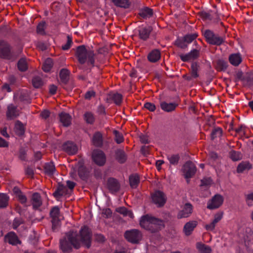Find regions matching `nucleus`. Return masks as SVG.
<instances>
[{"instance_id": "43", "label": "nucleus", "mask_w": 253, "mask_h": 253, "mask_svg": "<svg viewBox=\"0 0 253 253\" xmlns=\"http://www.w3.org/2000/svg\"><path fill=\"white\" fill-rule=\"evenodd\" d=\"M84 119L87 123L90 124L93 123L95 120L93 114L89 112H86L84 114Z\"/></svg>"}, {"instance_id": "21", "label": "nucleus", "mask_w": 253, "mask_h": 253, "mask_svg": "<svg viewBox=\"0 0 253 253\" xmlns=\"http://www.w3.org/2000/svg\"><path fill=\"white\" fill-rule=\"evenodd\" d=\"M56 169L53 162L45 163L44 166V172L48 176H52L56 173Z\"/></svg>"}, {"instance_id": "19", "label": "nucleus", "mask_w": 253, "mask_h": 253, "mask_svg": "<svg viewBox=\"0 0 253 253\" xmlns=\"http://www.w3.org/2000/svg\"><path fill=\"white\" fill-rule=\"evenodd\" d=\"M107 185L108 189L112 193L118 192L120 188L118 181L113 178H110L108 180Z\"/></svg>"}, {"instance_id": "63", "label": "nucleus", "mask_w": 253, "mask_h": 253, "mask_svg": "<svg viewBox=\"0 0 253 253\" xmlns=\"http://www.w3.org/2000/svg\"><path fill=\"white\" fill-rule=\"evenodd\" d=\"M57 90V86L55 85L52 84L49 86V92L51 94H54Z\"/></svg>"}, {"instance_id": "40", "label": "nucleus", "mask_w": 253, "mask_h": 253, "mask_svg": "<svg viewBox=\"0 0 253 253\" xmlns=\"http://www.w3.org/2000/svg\"><path fill=\"white\" fill-rule=\"evenodd\" d=\"M9 197L5 194H0V208H5L7 206Z\"/></svg>"}, {"instance_id": "59", "label": "nucleus", "mask_w": 253, "mask_h": 253, "mask_svg": "<svg viewBox=\"0 0 253 253\" xmlns=\"http://www.w3.org/2000/svg\"><path fill=\"white\" fill-rule=\"evenodd\" d=\"M95 95V92L93 90H89L86 92L84 95V97L86 99H90L92 97Z\"/></svg>"}, {"instance_id": "37", "label": "nucleus", "mask_w": 253, "mask_h": 253, "mask_svg": "<svg viewBox=\"0 0 253 253\" xmlns=\"http://www.w3.org/2000/svg\"><path fill=\"white\" fill-rule=\"evenodd\" d=\"M53 66V61L50 58H47L42 65V69L45 72L50 71Z\"/></svg>"}, {"instance_id": "50", "label": "nucleus", "mask_w": 253, "mask_h": 253, "mask_svg": "<svg viewBox=\"0 0 253 253\" xmlns=\"http://www.w3.org/2000/svg\"><path fill=\"white\" fill-rule=\"evenodd\" d=\"M198 66L196 63H193L191 65V76L194 78H196L199 76L198 73Z\"/></svg>"}, {"instance_id": "51", "label": "nucleus", "mask_w": 253, "mask_h": 253, "mask_svg": "<svg viewBox=\"0 0 253 253\" xmlns=\"http://www.w3.org/2000/svg\"><path fill=\"white\" fill-rule=\"evenodd\" d=\"M245 200L248 206L251 207L253 206V192L248 193L245 195Z\"/></svg>"}, {"instance_id": "6", "label": "nucleus", "mask_w": 253, "mask_h": 253, "mask_svg": "<svg viewBox=\"0 0 253 253\" xmlns=\"http://www.w3.org/2000/svg\"><path fill=\"white\" fill-rule=\"evenodd\" d=\"M125 236L128 242L133 244L139 243L142 237L141 233L137 229L126 231L125 233Z\"/></svg>"}, {"instance_id": "8", "label": "nucleus", "mask_w": 253, "mask_h": 253, "mask_svg": "<svg viewBox=\"0 0 253 253\" xmlns=\"http://www.w3.org/2000/svg\"><path fill=\"white\" fill-rule=\"evenodd\" d=\"M224 198L220 194L215 195L207 204V208L214 210L219 208L223 204Z\"/></svg>"}, {"instance_id": "31", "label": "nucleus", "mask_w": 253, "mask_h": 253, "mask_svg": "<svg viewBox=\"0 0 253 253\" xmlns=\"http://www.w3.org/2000/svg\"><path fill=\"white\" fill-rule=\"evenodd\" d=\"M139 15L144 19L151 17L153 15V10L148 7H145L140 10Z\"/></svg>"}, {"instance_id": "58", "label": "nucleus", "mask_w": 253, "mask_h": 253, "mask_svg": "<svg viewBox=\"0 0 253 253\" xmlns=\"http://www.w3.org/2000/svg\"><path fill=\"white\" fill-rule=\"evenodd\" d=\"M94 237L95 240L98 242H103L105 240V237L102 234H96L95 235Z\"/></svg>"}, {"instance_id": "38", "label": "nucleus", "mask_w": 253, "mask_h": 253, "mask_svg": "<svg viewBox=\"0 0 253 253\" xmlns=\"http://www.w3.org/2000/svg\"><path fill=\"white\" fill-rule=\"evenodd\" d=\"M139 182V177L137 175H132L129 177V183L133 188L137 187Z\"/></svg>"}, {"instance_id": "24", "label": "nucleus", "mask_w": 253, "mask_h": 253, "mask_svg": "<svg viewBox=\"0 0 253 253\" xmlns=\"http://www.w3.org/2000/svg\"><path fill=\"white\" fill-rule=\"evenodd\" d=\"M67 194H68V190L67 187L63 185H59L53 195L56 198H59L61 196L66 195Z\"/></svg>"}, {"instance_id": "64", "label": "nucleus", "mask_w": 253, "mask_h": 253, "mask_svg": "<svg viewBox=\"0 0 253 253\" xmlns=\"http://www.w3.org/2000/svg\"><path fill=\"white\" fill-rule=\"evenodd\" d=\"M8 145V142L4 139L0 137V147H5Z\"/></svg>"}, {"instance_id": "22", "label": "nucleus", "mask_w": 253, "mask_h": 253, "mask_svg": "<svg viewBox=\"0 0 253 253\" xmlns=\"http://www.w3.org/2000/svg\"><path fill=\"white\" fill-rule=\"evenodd\" d=\"M60 121L64 126H68L71 124L72 117L68 113L62 112L59 114Z\"/></svg>"}, {"instance_id": "9", "label": "nucleus", "mask_w": 253, "mask_h": 253, "mask_svg": "<svg viewBox=\"0 0 253 253\" xmlns=\"http://www.w3.org/2000/svg\"><path fill=\"white\" fill-rule=\"evenodd\" d=\"M151 197L153 202L158 207H162L166 203L167 198L165 194L160 191H156L152 194Z\"/></svg>"}, {"instance_id": "47", "label": "nucleus", "mask_w": 253, "mask_h": 253, "mask_svg": "<svg viewBox=\"0 0 253 253\" xmlns=\"http://www.w3.org/2000/svg\"><path fill=\"white\" fill-rule=\"evenodd\" d=\"M113 133L115 135V140L118 144L122 143L124 141V138L122 134L117 130H114Z\"/></svg>"}, {"instance_id": "7", "label": "nucleus", "mask_w": 253, "mask_h": 253, "mask_svg": "<svg viewBox=\"0 0 253 253\" xmlns=\"http://www.w3.org/2000/svg\"><path fill=\"white\" fill-rule=\"evenodd\" d=\"M60 210L58 207H54L50 211V215L51 218L52 229L55 231L57 230L60 226L59 220Z\"/></svg>"}, {"instance_id": "62", "label": "nucleus", "mask_w": 253, "mask_h": 253, "mask_svg": "<svg viewBox=\"0 0 253 253\" xmlns=\"http://www.w3.org/2000/svg\"><path fill=\"white\" fill-rule=\"evenodd\" d=\"M50 112L49 111L45 110L42 112L41 116L42 118L46 119L49 116Z\"/></svg>"}, {"instance_id": "28", "label": "nucleus", "mask_w": 253, "mask_h": 253, "mask_svg": "<svg viewBox=\"0 0 253 253\" xmlns=\"http://www.w3.org/2000/svg\"><path fill=\"white\" fill-rule=\"evenodd\" d=\"M92 141L94 146L97 147L101 146L103 143L102 134L99 132H95L93 136Z\"/></svg>"}, {"instance_id": "60", "label": "nucleus", "mask_w": 253, "mask_h": 253, "mask_svg": "<svg viewBox=\"0 0 253 253\" xmlns=\"http://www.w3.org/2000/svg\"><path fill=\"white\" fill-rule=\"evenodd\" d=\"M212 180L211 178H205L201 180L202 185H208L211 184Z\"/></svg>"}, {"instance_id": "52", "label": "nucleus", "mask_w": 253, "mask_h": 253, "mask_svg": "<svg viewBox=\"0 0 253 253\" xmlns=\"http://www.w3.org/2000/svg\"><path fill=\"white\" fill-rule=\"evenodd\" d=\"M230 158L234 161H237L242 158V155L238 152L233 151L230 153Z\"/></svg>"}, {"instance_id": "15", "label": "nucleus", "mask_w": 253, "mask_h": 253, "mask_svg": "<svg viewBox=\"0 0 253 253\" xmlns=\"http://www.w3.org/2000/svg\"><path fill=\"white\" fill-rule=\"evenodd\" d=\"M31 203L34 210H38L42 205L41 196L38 193H34L31 197Z\"/></svg>"}, {"instance_id": "10", "label": "nucleus", "mask_w": 253, "mask_h": 253, "mask_svg": "<svg viewBox=\"0 0 253 253\" xmlns=\"http://www.w3.org/2000/svg\"><path fill=\"white\" fill-rule=\"evenodd\" d=\"M92 158L93 162L99 166H102L106 163V156L101 150H94L92 154Z\"/></svg>"}, {"instance_id": "18", "label": "nucleus", "mask_w": 253, "mask_h": 253, "mask_svg": "<svg viewBox=\"0 0 253 253\" xmlns=\"http://www.w3.org/2000/svg\"><path fill=\"white\" fill-rule=\"evenodd\" d=\"M223 213L218 212L214 215V219L213 221L205 225V228L207 230L212 231L214 229L215 225L222 218Z\"/></svg>"}, {"instance_id": "17", "label": "nucleus", "mask_w": 253, "mask_h": 253, "mask_svg": "<svg viewBox=\"0 0 253 253\" xmlns=\"http://www.w3.org/2000/svg\"><path fill=\"white\" fill-rule=\"evenodd\" d=\"M197 225L196 221H190L187 222L183 227V231L186 236L190 235L193 231Z\"/></svg>"}, {"instance_id": "16", "label": "nucleus", "mask_w": 253, "mask_h": 253, "mask_svg": "<svg viewBox=\"0 0 253 253\" xmlns=\"http://www.w3.org/2000/svg\"><path fill=\"white\" fill-rule=\"evenodd\" d=\"M63 149L69 155H74L78 151L77 145L70 141H68L63 145Z\"/></svg>"}, {"instance_id": "34", "label": "nucleus", "mask_w": 253, "mask_h": 253, "mask_svg": "<svg viewBox=\"0 0 253 253\" xmlns=\"http://www.w3.org/2000/svg\"><path fill=\"white\" fill-rule=\"evenodd\" d=\"M109 98L113 100L117 105H120L122 102V95L118 93H111L109 95Z\"/></svg>"}, {"instance_id": "1", "label": "nucleus", "mask_w": 253, "mask_h": 253, "mask_svg": "<svg viewBox=\"0 0 253 253\" xmlns=\"http://www.w3.org/2000/svg\"><path fill=\"white\" fill-rule=\"evenodd\" d=\"M91 232L86 226L82 227L80 231V235L76 231H70L66 234V237L60 242L61 250L65 253L71 252L72 247L78 249L82 243L86 248L91 246Z\"/></svg>"}, {"instance_id": "42", "label": "nucleus", "mask_w": 253, "mask_h": 253, "mask_svg": "<svg viewBox=\"0 0 253 253\" xmlns=\"http://www.w3.org/2000/svg\"><path fill=\"white\" fill-rule=\"evenodd\" d=\"M17 66L18 69L22 72L27 70L28 69V65L26 59L22 58L19 60L17 64Z\"/></svg>"}, {"instance_id": "13", "label": "nucleus", "mask_w": 253, "mask_h": 253, "mask_svg": "<svg viewBox=\"0 0 253 253\" xmlns=\"http://www.w3.org/2000/svg\"><path fill=\"white\" fill-rule=\"evenodd\" d=\"M192 212V206L189 203L186 204L183 209L180 211L177 215L178 219L187 218L189 217Z\"/></svg>"}, {"instance_id": "27", "label": "nucleus", "mask_w": 253, "mask_h": 253, "mask_svg": "<svg viewBox=\"0 0 253 253\" xmlns=\"http://www.w3.org/2000/svg\"><path fill=\"white\" fill-rule=\"evenodd\" d=\"M229 60L232 65L237 66L241 63L242 59L239 53H235L229 56Z\"/></svg>"}, {"instance_id": "57", "label": "nucleus", "mask_w": 253, "mask_h": 253, "mask_svg": "<svg viewBox=\"0 0 253 253\" xmlns=\"http://www.w3.org/2000/svg\"><path fill=\"white\" fill-rule=\"evenodd\" d=\"M116 211L125 216H126L127 213H128V210L125 207L118 208L116 209Z\"/></svg>"}, {"instance_id": "39", "label": "nucleus", "mask_w": 253, "mask_h": 253, "mask_svg": "<svg viewBox=\"0 0 253 253\" xmlns=\"http://www.w3.org/2000/svg\"><path fill=\"white\" fill-rule=\"evenodd\" d=\"M167 159L171 165H176L178 163L180 157L178 154L168 155Z\"/></svg>"}, {"instance_id": "44", "label": "nucleus", "mask_w": 253, "mask_h": 253, "mask_svg": "<svg viewBox=\"0 0 253 253\" xmlns=\"http://www.w3.org/2000/svg\"><path fill=\"white\" fill-rule=\"evenodd\" d=\"M32 84L35 88H39L42 85L43 82L40 77L36 76L32 80Z\"/></svg>"}, {"instance_id": "45", "label": "nucleus", "mask_w": 253, "mask_h": 253, "mask_svg": "<svg viewBox=\"0 0 253 253\" xmlns=\"http://www.w3.org/2000/svg\"><path fill=\"white\" fill-rule=\"evenodd\" d=\"M222 130L220 127L215 128L211 133V137L212 139L216 137H219L222 135Z\"/></svg>"}, {"instance_id": "12", "label": "nucleus", "mask_w": 253, "mask_h": 253, "mask_svg": "<svg viewBox=\"0 0 253 253\" xmlns=\"http://www.w3.org/2000/svg\"><path fill=\"white\" fill-rule=\"evenodd\" d=\"M183 171L186 178L192 177L196 171L195 165L191 162H187L183 166Z\"/></svg>"}, {"instance_id": "23", "label": "nucleus", "mask_w": 253, "mask_h": 253, "mask_svg": "<svg viewBox=\"0 0 253 253\" xmlns=\"http://www.w3.org/2000/svg\"><path fill=\"white\" fill-rule=\"evenodd\" d=\"M13 192L18 201L22 204H25L27 201L26 196L21 192L17 187H14L13 189Z\"/></svg>"}, {"instance_id": "55", "label": "nucleus", "mask_w": 253, "mask_h": 253, "mask_svg": "<svg viewBox=\"0 0 253 253\" xmlns=\"http://www.w3.org/2000/svg\"><path fill=\"white\" fill-rule=\"evenodd\" d=\"M23 223V220L20 218H15L13 223V228L16 229L20 224Z\"/></svg>"}, {"instance_id": "2", "label": "nucleus", "mask_w": 253, "mask_h": 253, "mask_svg": "<svg viewBox=\"0 0 253 253\" xmlns=\"http://www.w3.org/2000/svg\"><path fill=\"white\" fill-rule=\"evenodd\" d=\"M140 225L142 228L152 233L158 232L164 227L162 220L148 214L141 217L140 220Z\"/></svg>"}, {"instance_id": "54", "label": "nucleus", "mask_w": 253, "mask_h": 253, "mask_svg": "<svg viewBox=\"0 0 253 253\" xmlns=\"http://www.w3.org/2000/svg\"><path fill=\"white\" fill-rule=\"evenodd\" d=\"M72 39L71 37L70 36H67V41L66 43L65 44L62 45V48L63 50H66L69 49L72 44Z\"/></svg>"}, {"instance_id": "25", "label": "nucleus", "mask_w": 253, "mask_h": 253, "mask_svg": "<svg viewBox=\"0 0 253 253\" xmlns=\"http://www.w3.org/2000/svg\"><path fill=\"white\" fill-rule=\"evenodd\" d=\"M18 115L17 107L12 104H10L7 107L6 116L8 118L11 119Z\"/></svg>"}, {"instance_id": "48", "label": "nucleus", "mask_w": 253, "mask_h": 253, "mask_svg": "<svg viewBox=\"0 0 253 253\" xmlns=\"http://www.w3.org/2000/svg\"><path fill=\"white\" fill-rule=\"evenodd\" d=\"M198 37V34L196 33L188 34L185 35L184 37V40L186 41L187 44L190 43Z\"/></svg>"}, {"instance_id": "3", "label": "nucleus", "mask_w": 253, "mask_h": 253, "mask_svg": "<svg viewBox=\"0 0 253 253\" xmlns=\"http://www.w3.org/2000/svg\"><path fill=\"white\" fill-rule=\"evenodd\" d=\"M76 56L81 64H84L86 62L88 65L92 67L94 66L95 54L93 50L86 49L84 45H82L77 47Z\"/></svg>"}, {"instance_id": "46", "label": "nucleus", "mask_w": 253, "mask_h": 253, "mask_svg": "<svg viewBox=\"0 0 253 253\" xmlns=\"http://www.w3.org/2000/svg\"><path fill=\"white\" fill-rule=\"evenodd\" d=\"M228 67L227 62L223 60H218L217 62V68L221 71L225 70Z\"/></svg>"}, {"instance_id": "11", "label": "nucleus", "mask_w": 253, "mask_h": 253, "mask_svg": "<svg viewBox=\"0 0 253 253\" xmlns=\"http://www.w3.org/2000/svg\"><path fill=\"white\" fill-rule=\"evenodd\" d=\"M201 47L192 50L186 54H181L179 55L181 60L183 62H189L194 60L199 57Z\"/></svg>"}, {"instance_id": "61", "label": "nucleus", "mask_w": 253, "mask_h": 253, "mask_svg": "<svg viewBox=\"0 0 253 253\" xmlns=\"http://www.w3.org/2000/svg\"><path fill=\"white\" fill-rule=\"evenodd\" d=\"M26 175L32 177L34 174V169L30 167H28L25 169Z\"/></svg>"}, {"instance_id": "29", "label": "nucleus", "mask_w": 253, "mask_h": 253, "mask_svg": "<svg viewBox=\"0 0 253 253\" xmlns=\"http://www.w3.org/2000/svg\"><path fill=\"white\" fill-rule=\"evenodd\" d=\"M161 109L166 112H171L173 111L177 104L175 103H168L166 102H162L160 104Z\"/></svg>"}, {"instance_id": "35", "label": "nucleus", "mask_w": 253, "mask_h": 253, "mask_svg": "<svg viewBox=\"0 0 253 253\" xmlns=\"http://www.w3.org/2000/svg\"><path fill=\"white\" fill-rule=\"evenodd\" d=\"M116 159L120 163H124L126 160L125 152L122 150H118L116 152Z\"/></svg>"}, {"instance_id": "5", "label": "nucleus", "mask_w": 253, "mask_h": 253, "mask_svg": "<svg viewBox=\"0 0 253 253\" xmlns=\"http://www.w3.org/2000/svg\"><path fill=\"white\" fill-rule=\"evenodd\" d=\"M204 35L206 41L211 44L220 45L224 41V39L223 37L215 34L212 31L210 30H206Z\"/></svg>"}, {"instance_id": "33", "label": "nucleus", "mask_w": 253, "mask_h": 253, "mask_svg": "<svg viewBox=\"0 0 253 253\" xmlns=\"http://www.w3.org/2000/svg\"><path fill=\"white\" fill-rule=\"evenodd\" d=\"M15 132L19 136H21L25 132V128L23 125L20 122L17 121L15 125Z\"/></svg>"}, {"instance_id": "26", "label": "nucleus", "mask_w": 253, "mask_h": 253, "mask_svg": "<svg viewBox=\"0 0 253 253\" xmlns=\"http://www.w3.org/2000/svg\"><path fill=\"white\" fill-rule=\"evenodd\" d=\"M161 58V53L160 50L154 49L152 50L148 55V59L151 62H156Z\"/></svg>"}, {"instance_id": "14", "label": "nucleus", "mask_w": 253, "mask_h": 253, "mask_svg": "<svg viewBox=\"0 0 253 253\" xmlns=\"http://www.w3.org/2000/svg\"><path fill=\"white\" fill-rule=\"evenodd\" d=\"M4 241L5 242H7L9 244L14 246H16L18 244H21V243L16 234L12 232L7 233L5 236Z\"/></svg>"}, {"instance_id": "30", "label": "nucleus", "mask_w": 253, "mask_h": 253, "mask_svg": "<svg viewBox=\"0 0 253 253\" xmlns=\"http://www.w3.org/2000/svg\"><path fill=\"white\" fill-rule=\"evenodd\" d=\"M70 71L66 68L62 69L59 73L61 81L64 84H67L69 78Z\"/></svg>"}, {"instance_id": "20", "label": "nucleus", "mask_w": 253, "mask_h": 253, "mask_svg": "<svg viewBox=\"0 0 253 253\" xmlns=\"http://www.w3.org/2000/svg\"><path fill=\"white\" fill-rule=\"evenodd\" d=\"M152 30V28L150 26L141 27L139 30V38L143 40H146L149 38Z\"/></svg>"}, {"instance_id": "41", "label": "nucleus", "mask_w": 253, "mask_h": 253, "mask_svg": "<svg viewBox=\"0 0 253 253\" xmlns=\"http://www.w3.org/2000/svg\"><path fill=\"white\" fill-rule=\"evenodd\" d=\"M251 168V165L247 162H243L240 164L237 169L238 173H241L246 169H249Z\"/></svg>"}, {"instance_id": "4", "label": "nucleus", "mask_w": 253, "mask_h": 253, "mask_svg": "<svg viewBox=\"0 0 253 253\" xmlns=\"http://www.w3.org/2000/svg\"><path fill=\"white\" fill-rule=\"evenodd\" d=\"M18 53L12 50L10 44L6 41L0 40V57L6 59H14Z\"/></svg>"}, {"instance_id": "56", "label": "nucleus", "mask_w": 253, "mask_h": 253, "mask_svg": "<svg viewBox=\"0 0 253 253\" xmlns=\"http://www.w3.org/2000/svg\"><path fill=\"white\" fill-rule=\"evenodd\" d=\"M144 107L150 111H154L156 109L155 105L152 103L147 102L144 104Z\"/></svg>"}, {"instance_id": "53", "label": "nucleus", "mask_w": 253, "mask_h": 253, "mask_svg": "<svg viewBox=\"0 0 253 253\" xmlns=\"http://www.w3.org/2000/svg\"><path fill=\"white\" fill-rule=\"evenodd\" d=\"M45 27V23L42 22L37 26V32L38 34L43 35L44 34V29Z\"/></svg>"}, {"instance_id": "49", "label": "nucleus", "mask_w": 253, "mask_h": 253, "mask_svg": "<svg viewBox=\"0 0 253 253\" xmlns=\"http://www.w3.org/2000/svg\"><path fill=\"white\" fill-rule=\"evenodd\" d=\"M175 44L181 48H185L187 47V44L186 41L184 40V37L179 38L175 41Z\"/></svg>"}, {"instance_id": "36", "label": "nucleus", "mask_w": 253, "mask_h": 253, "mask_svg": "<svg viewBox=\"0 0 253 253\" xmlns=\"http://www.w3.org/2000/svg\"><path fill=\"white\" fill-rule=\"evenodd\" d=\"M113 3L117 6L127 8L130 3L129 0H112Z\"/></svg>"}, {"instance_id": "32", "label": "nucleus", "mask_w": 253, "mask_h": 253, "mask_svg": "<svg viewBox=\"0 0 253 253\" xmlns=\"http://www.w3.org/2000/svg\"><path fill=\"white\" fill-rule=\"evenodd\" d=\"M196 247L200 253H211V249L210 247L201 243H198Z\"/></svg>"}]
</instances>
